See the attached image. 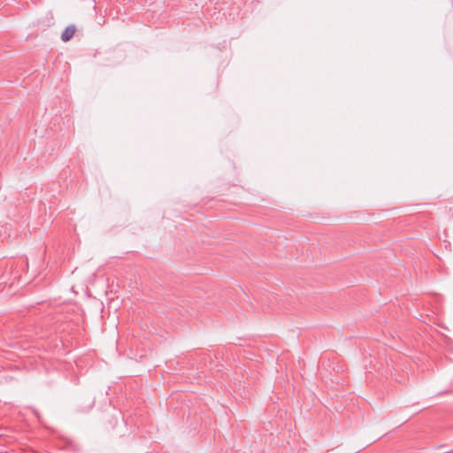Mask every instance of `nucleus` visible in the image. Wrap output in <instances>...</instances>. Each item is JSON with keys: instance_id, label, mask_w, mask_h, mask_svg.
Listing matches in <instances>:
<instances>
[{"instance_id": "obj_1", "label": "nucleus", "mask_w": 453, "mask_h": 453, "mask_svg": "<svg viewBox=\"0 0 453 453\" xmlns=\"http://www.w3.org/2000/svg\"><path fill=\"white\" fill-rule=\"evenodd\" d=\"M82 403H78L79 411L86 412L89 411L95 404V398H81Z\"/></svg>"}, {"instance_id": "obj_2", "label": "nucleus", "mask_w": 453, "mask_h": 453, "mask_svg": "<svg viewBox=\"0 0 453 453\" xmlns=\"http://www.w3.org/2000/svg\"><path fill=\"white\" fill-rule=\"evenodd\" d=\"M75 32H76V27H75V26H73V25H70V26H68V27L64 30V32H63V33H62V35H61V39H62V41H63V42H68V41H70V40L73 37V35H74Z\"/></svg>"}]
</instances>
